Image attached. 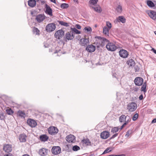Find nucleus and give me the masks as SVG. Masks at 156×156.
Here are the masks:
<instances>
[{
  "label": "nucleus",
  "mask_w": 156,
  "mask_h": 156,
  "mask_svg": "<svg viewBox=\"0 0 156 156\" xmlns=\"http://www.w3.org/2000/svg\"><path fill=\"white\" fill-rule=\"evenodd\" d=\"M148 14L150 17L153 20H154L156 19V12L151 10L148 12Z\"/></svg>",
  "instance_id": "aec40b11"
},
{
  "label": "nucleus",
  "mask_w": 156,
  "mask_h": 156,
  "mask_svg": "<svg viewBox=\"0 0 156 156\" xmlns=\"http://www.w3.org/2000/svg\"><path fill=\"white\" fill-rule=\"evenodd\" d=\"M138 88H135L134 89V91H138Z\"/></svg>",
  "instance_id": "13d9d810"
},
{
  "label": "nucleus",
  "mask_w": 156,
  "mask_h": 156,
  "mask_svg": "<svg viewBox=\"0 0 156 156\" xmlns=\"http://www.w3.org/2000/svg\"><path fill=\"white\" fill-rule=\"evenodd\" d=\"M64 34V32L62 30H57L55 34V37L59 40L61 39Z\"/></svg>",
  "instance_id": "39448f33"
},
{
  "label": "nucleus",
  "mask_w": 156,
  "mask_h": 156,
  "mask_svg": "<svg viewBox=\"0 0 156 156\" xmlns=\"http://www.w3.org/2000/svg\"><path fill=\"white\" fill-rule=\"evenodd\" d=\"M45 19V16L44 14H39L36 16V20L38 23L42 22Z\"/></svg>",
  "instance_id": "dca6fc26"
},
{
  "label": "nucleus",
  "mask_w": 156,
  "mask_h": 156,
  "mask_svg": "<svg viewBox=\"0 0 156 156\" xmlns=\"http://www.w3.org/2000/svg\"><path fill=\"white\" fill-rule=\"evenodd\" d=\"M115 10L119 14H121L122 11V6L120 5H118L117 7Z\"/></svg>",
  "instance_id": "b1692460"
},
{
  "label": "nucleus",
  "mask_w": 156,
  "mask_h": 156,
  "mask_svg": "<svg viewBox=\"0 0 156 156\" xmlns=\"http://www.w3.org/2000/svg\"><path fill=\"white\" fill-rule=\"evenodd\" d=\"M28 5L30 7H34L36 5V1L35 0H29Z\"/></svg>",
  "instance_id": "5701e85b"
},
{
  "label": "nucleus",
  "mask_w": 156,
  "mask_h": 156,
  "mask_svg": "<svg viewBox=\"0 0 156 156\" xmlns=\"http://www.w3.org/2000/svg\"><path fill=\"white\" fill-rule=\"evenodd\" d=\"M109 136V132L106 131L102 132L100 134V136L102 139H106L108 138Z\"/></svg>",
  "instance_id": "a211bd4d"
},
{
  "label": "nucleus",
  "mask_w": 156,
  "mask_h": 156,
  "mask_svg": "<svg viewBox=\"0 0 156 156\" xmlns=\"http://www.w3.org/2000/svg\"><path fill=\"white\" fill-rule=\"evenodd\" d=\"M40 140L43 142L47 141L48 139V137L46 134H43L40 136Z\"/></svg>",
  "instance_id": "4be33fe9"
},
{
  "label": "nucleus",
  "mask_w": 156,
  "mask_h": 156,
  "mask_svg": "<svg viewBox=\"0 0 156 156\" xmlns=\"http://www.w3.org/2000/svg\"><path fill=\"white\" fill-rule=\"evenodd\" d=\"M115 156H125L124 154H120V155H115Z\"/></svg>",
  "instance_id": "680f3d73"
},
{
  "label": "nucleus",
  "mask_w": 156,
  "mask_h": 156,
  "mask_svg": "<svg viewBox=\"0 0 156 156\" xmlns=\"http://www.w3.org/2000/svg\"><path fill=\"white\" fill-rule=\"evenodd\" d=\"M4 156H13L12 154L9 153L6 155H4Z\"/></svg>",
  "instance_id": "4d7b16f0"
},
{
  "label": "nucleus",
  "mask_w": 156,
  "mask_h": 156,
  "mask_svg": "<svg viewBox=\"0 0 156 156\" xmlns=\"http://www.w3.org/2000/svg\"><path fill=\"white\" fill-rule=\"evenodd\" d=\"M113 76L115 77L116 79H118L119 78L117 76V74L116 73H114L113 74Z\"/></svg>",
  "instance_id": "3c124183"
},
{
  "label": "nucleus",
  "mask_w": 156,
  "mask_h": 156,
  "mask_svg": "<svg viewBox=\"0 0 156 156\" xmlns=\"http://www.w3.org/2000/svg\"><path fill=\"white\" fill-rule=\"evenodd\" d=\"M109 29L107 27H105L103 29V33L104 34L108 36L109 34Z\"/></svg>",
  "instance_id": "c85d7f7f"
},
{
  "label": "nucleus",
  "mask_w": 156,
  "mask_h": 156,
  "mask_svg": "<svg viewBox=\"0 0 156 156\" xmlns=\"http://www.w3.org/2000/svg\"><path fill=\"white\" fill-rule=\"evenodd\" d=\"M92 9H93L94 10L98 12H101V9L99 6L97 7L92 6L91 7Z\"/></svg>",
  "instance_id": "c756f323"
},
{
  "label": "nucleus",
  "mask_w": 156,
  "mask_h": 156,
  "mask_svg": "<svg viewBox=\"0 0 156 156\" xmlns=\"http://www.w3.org/2000/svg\"><path fill=\"white\" fill-rule=\"evenodd\" d=\"M119 53L120 56L123 58H125L128 56V52L126 50H121L119 51Z\"/></svg>",
  "instance_id": "4468645a"
},
{
  "label": "nucleus",
  "mask_w": 156,
  "mask_h": 156,
  "mask_svg": "<svg viewBox=\"0 0 156 156\" xmlns=\"http://www.w3.org/2000/svg\"><path fill=\"white\" fill-rule=\"evenodd\" d=\"M75 27H76V28H77V29H80L81 28V26L80 25L78 24H76L75 25Z\"/></svg>",
  "instance_id": "de8ad7c7"
},
{
  "label": "nucleus",
  "mask_w": 156,
  "mask_h": 156,
  "mask_svg": "<svg viewBox=\"0 0 156 156\" xmlns=\"http://www.w3.org/2000/svg\"><path fill=\"white\" fill-rule=\"evenodd\" d=\"M6 111L7 113L9 115H12L13 113V112L11 109H6Z\"/></svg>",
  "instance_id": "58836bf2"
},
{
  "label": "nucleus",
  "mask_w": 156,
  "mask_h": 156,
  "mask_svg": "<svg viewBox=\"0 0 156 156\" xmlns=\"http://www.w3.org/2000/svg\"><path fill=\"white\" fill-rule=\"evenodd\" d=\"M126 125V123H124L121 127L120 129H122L123 127Z\"/></svg>",
  "instance_id": "5fc2aeb1"
},
{
  "label": "nucleus",
  "mask_w": 156,
  "mask_h": 156,
  "mask_svg": "<svg viewBox=\"0 0 156 156\" xmlns=\"http://www.w3.org/2000/svg\"><path fill=\"white\" fill-rule=\"evenodd\" d=\"M138 117V113H136L133 116L132 119L133 121L136 120Z\"/></svg>",
  "instance_id": "37998d69"
},
{
  "label": "nucleus",
  "mask_w": 156,
  "mask_h": 156,
  "mask_svg": "<svg viewBox=\"0 0 156 156\" xmlns=\"http://www.w3.org/2000/svg\"><path fill=\"white\" fill-rule=\"evenodd\" d=\"M48 131L49 134L54 135L56 134L58 132V130L56 127L51 126L48 129Z\"/></svg>",
  "instance_id": "6e6552de"
},
{
  "label": "nucleus",
  "mask_w": 156,
  "mask_h": 156,
  "mask_svg": "<svg viewBox=\"0 0 156 156\" xmlns=\"http://www.w3.org/2000/svg\"><path fill=\"white\" fill-rule=\"evenodd\" d=\"M34 33H35L36 34H39L40 30L36 27H34L33 29Z\"/></svg>",
  "instance_id": "a19ab883"
},
{
  "label": "nucleus",
  "mask_w": 156,
  "mask_h": 156,
  "mask_svg": "<svg viewBox=\"0 0 156 156\" xmlns=\"http://www.w3.org/2000/svg\"><path fill=\"white\" fill-rule=\"evenodd\" d=\"M84 30H85L87 31V32H90L92 30L91 28L90 27H85L84 28Z\"/></svg>",
  "instance_id": "49530a36"
},
{
  "label": "nucleus",
  "mask_w": 156,
  "mask_h": 156,
  "mask_svg": "<svg viewBox=\"0 0 156 156\" xmlns=\"http://www.w3.org/2000/svg\"><path fill=\"white\" fill-rule=\"evenodd\" d=\"M82 142L83 144L85 145H90L91 144V142L88 139H85L83 140Z\"/></svg>",
  "instance_id": "a878e982"
},
{
  "label": "nucleus",
  "mask_w": 156,
  "mask_h": 156,
  "mask_svg": "<svg viewBox=\"0 0 156 156\" xmlns=\"http://www.w3.org/2000/svg\"><path fill=\"white\" fill-rule=\"evenodd\" d=\"M71 31H72L73 33H76V34H80V32L76 29L75 28H71Z\"/></svg>",
  "instance_id": "f704fd0d"
},
{
  "label": "nucleus",
  "mask_w": 156,
  "mask_h": 156,
  "mask_svg": "<svg viewBox=\"0 0 156 156\" xmlns=\"http://www.w3.org/2000/svg\"><path fill=\"white\" fill-rule=\"evenodd\" d=\"M79 43L82 46H87L89 44V41L88 39L83 38L80 40Z\"/></svg>",
  "instance_id": "1a4fd4ad"
},
{
  "label": "nucleus",
  "mask_w": 156,
  "mask_h": 156,
  "mask_svg": "<svg viewBox=\"0 0 156 156\" xmlns=\"http://www.w3.org/2000/svg\"><path fill=\"white\" fill-rule=\"evenodd\" d=\"M146 82H144V84L142 86L141 90L142 91H144V92H145L146 91Z\"/></svg>",
  "instance_id": "c9c22d12"
},
{
  "label": "nucleus",
  "mask_w": 156,
  "mask_h": 156,
  "mask_svg": "<svg viewBox=\"0 0 156 156\" xmlns=\"http://www.w3.org/2000/svg\"><path fill=\"white\" fill-rule=\"evenodd\" d=\"M137 108V105L136 103L132 102L129 103L127 106V109L129 112L134 111Z\"/></svg>",
  "instance_id": "f03ea898"
},
{
  "label": "nucleus",
  "mask_w": 156,
  "mask_h": 156,
  "mask_svg": "<svg viewBox=\"0 0 156 156\" xmlns=\"http://www.w3.org/2000/svg\"><path fill=\"white\" fill-rule=\"evenodd\" d=\"M107 49L109 51H114L117 48V46L113 43L108 42L106 45Z\"/></svg>",
  "instance_id": "7ed1b4c3"
},
{
  "label": "nucleus",
  "mask_w": 156,
  "mask_h": 156,
  "mask_svg": "<svg viewBox=\"0 0 156 156\" xmlns=\"http://www.w3.org/2000/svg\"><path fill=\"white\" fill-rule=\"evenodd\" d=\"M108 156H115V155L112 154V155H108Z\"/></svg>",
  "instance_id": "338daca9"
},
{
  "label": "nucleus",
  "mask_w": 156,
  "mask_h": 156,
  "mask_svg": "<svg viewBox=\"0 0 156 156\" xmlns=\"http://www.w3.org/2000/svg\"><path fill=\"white\" fill-rule=\"evenodd\" d=\"M58 22L61 25L64 26L66 27H67L69 26L68 23L66 22L59 20L58 21Z\"/></svg>",
  "instance_id": "473e14b6"
},
{
  "label": "nucleus",
  "mask_w": 156,
  "mask_h": 156,
  "mask_svg": "<svg viewBox=\"0 0 156 156\" xmlns=\"http://www.w3.org/2000/svg\"><path fill=\"white\" fill-rule=\"evenodd\" d=\"M45 8L46 9V10L45 11V13L50 16H52V11L51 9L50 8V7L47 4H46L45 5Z\"/></svg>",
  "instance_id": "f3484780"
},
{
  "label": "nucleus",
  "mask_w": 156,
  "mask_h": 156,
  "mask_svg": "<svg viewBox=\"0 0 156 156\" xmlns=\"http://www.w3.org/2000/svg\"><path fill=\"white\" fill-rule=\"evenodd\" d=\"M66 140L69 143L74 142L75 141V137L73 135L70 134L66 137Z\"/></svg>",
  "instance_id": "f8f14e48"
},
{
  "label": "nucleus",
  "mask_w": 156,
  "mask_h": 156,
  "mask_svg": "<svg viewBox=\"0 0 156 156\" xmlns=\"http://www.w3.org/2000/svg\"><path fill=\"white\" fill-rule=\"evenodd\" d=\"M26 136L24 134H21L19 136V140L21 142H25L26 141Z\"/></svg>",
  "instance_id": "393cba45"
},
{
  "label": "nucleus",
  "mask_w": 156,
  "mask_h": 156,
  "mask_svg": "<svg viewBox=\"0 0 156 156\" xmlns=\"http://www.w3.org/2000/svg\"><path fill=\"white\" fill-rule=\"evenodd\" d=\"M118 133H116L115 134H114L112 137L111 138V139L114 138L115 137L117 136H118Z\"/></svg>",
  "instance_id": "09e8293b"
},
{
  "label": "nucleus",
  "mask_w": 156,
  "mask_h": 156,
  "mask_svg": "<svg viewBox=\"0 0 156 156\" xmlns=\"http://www.w3.org/2000/svg\"><path fill=\"white\" fill-rule=\"evenodd\" d=\"M125 122L124 123H126V125L129 122V120H127V121L126 120L125 121Z\"/></svg>",
  "instance_id": "052dcab7"
},
{
  "label": "nucleus",
  "mask_w": 156,
  "mask_h": 156,
  "mask_svg": "<svg viewBox=\"0 0 156 156\" xmlns=\"http://www.w3.org/2000/svg\"><path fill=\"white\" fill-rule=\"evenodd\" d=\"M130 131H127V132H126V135H125L126 136V137H128L129 136V135L130 134Z\"/></svg>",
  "instance_id": "8fccbe9b"
},
{
  "label": "nucleus",
  "mask_w": 156,
  "mask_h": 156,
  "mask_svg": "<svg viewBox=\"0 0 156 156\" xmlns=\"http://www.w3.org/2000/svg\"><path fill=\"white\" fill-rule=\"evenodd\" d=\"M98 0H90L89 2L90 4L94 5L96 4Z\"/></svg>",
  "instance_id": "4c0bfd02"
},
{
  "label": "nucleus",
  "mask_w": 156,
  "mask_h": 156,
  "mask_svg": "<svg viewBox=\"0 0 156 156\" xmlns=\"http://www.w3.org/2000/svg\"><path fill=\"white\" fill-rule=\"evenodd\" d=\"M74 34L71 31L68 32L65 34V37L68 40H72L74 37Z\"/></svg>",
  "instance_id": "423d86ee"
},
{
  "label": "nucleus",
  "mask_w": 156,
  "mask_h": 156,
  "mask_svg": "<svg viewBox=\"0 0 156 156\" xmlns=\"http://www.w3.org/2000/svg\"><path fill=\"white\" fill-rule=\"evenodd\" d=\"M106 25L109 29H110L112 27V24L109 22H106Z\"/></svg>",
  "instance_id": "c03bdc74"
},
{
  "label": "nucleus",
  "mask_w": 156,
  "mask_h": 156,
  "mask_svg": "<svg viewBox=\"0 0 156 156\" xmlns=\"http://www.w3.org/2000/svg\"><path fill=\"white\" fill-rule=\"evenodd\" d=\"M73 1L75 2H78L77 0H73Z\"/></svg>",
  "instance_id": "69168bd1"
},
{
  "label": "nucleus",
  "mask_w": 156,
  "mask_h": 156,
  "mask_svg": "<svg viewBox=\"0 0 156 156\" xmlns=\"http://www.w3.org/2000/svg\"><path fill=\"white\" fill-rule=\"evenodd\" d=\"M155 122H156V119H153L152 121V122H151V123H155Z\"/></svg>",
  "instance_id": "864d4df0"
},
{
  "label": "nucleus",
  "mask_w": 156,
  "mask_h": 156,
  "mask_svg": "<svg viewBox=\"0 0 156 156\" xmlns=\"http://www.w3.org/2000/svg\"><path fill=\"white\" fill-rule=\"evenodd\" d=\"M60 51V50H59L58 51H57V50H56V51L54 53H59Z\"/></svg>",
  "instance_id": "e2e57ef3"
},
{
  "label": "nucleus",
  "mask_w": 156,
  "mask_h": 156,
  "mask_svg": "<svg viewBox=\"0 0 156 156\" xmlns=\"http://www.w3.org/2000/svg\"><path fill=\"white\" fill-rule=\"evenodd\" d=\"M27 123L28 125L31 127H35L37 125V123L34 120L29 119L27 121Z\"/></svg>",
  "instance_id": "9b49d317"
},
{
  "label": "nucleus",
  "mask_w": 156,
  "mask_h": 156,
  "mask_svg": "<svg viewBox=\"0 0 156 156\" xmlns=\"http://www.w3.org/2000/svg\"><path fill=\"white\" fill-rule=\"evenodd\" d=\"M47 149L43 148L39 150V154L41 156H45L47 154Z\"/></svg>",
  "instance_id": "412c9836"
},
{
  "label": "nucleus",
  "mask_w": 156,
  "mask_h": 156,
  "mask_svg": "<svg viewBox=\"0 0 156 156\" xmlns=\"http://www.w3.org/2000/svg\"><path fill=\"white\" fill-rule=\"evenodd\" d=\"M56 28L55 24L53 23L48 24L46 27V30L48 32H51L54 31Z\"/></svg>",
  "instance_id": "20e7f679"
},
{
  "label": "nucleus",
  "mask_w": 156,
  "mask_h": 156,
  "mask_svg": "<svg viewBox=\"0 0 156 156\" xmlns=\"http://www.w3.org/2000/svg\"><path fill=\"white\" fill-rule=\"evenodd\" d=\"M139 99L140 100H142L143 99V95L142 94H141L140 96Z\"/></svg>",
  "instance_id": "603ef678"
},
{
  "label": "nucleus",
  "mask_w": 156,
  "mask_h": 156,
  "mask_svg": "<svg viewBox=\"0 0 156 156\" xmlns=\"http://www.w3.org/2000/svg\"><path fill=\"white\" fill-rule=\"evenodd\" d=\"M80 149V147H79L77 145H75L73 147V151H77L78 150Z\"/></svg>",
  "instance_id": "ea45409f"
},
{
  "label": "nucleus",
  "mask_w": 156,
  "mask_h": 156,
  "mask_svg": "<svg viewBox=\"0 0 156 156\" xmlns=\"http://www.w3.org/2000/svg\"><path fill=\"white\" fill-rule=\"evenodd\" d=\"M126 116L124 115H122L119 118V121L120 122H124L126 120Z\"/></svg>",
  "instance_id": "7c9ffc66"
},
{
  "label": "nucleus",
  "mask_w": 156,
  "mask_h": 156,
  "mask_svg": "<svg viewBox=\"0 0 156 156\" xmlns=\"http://www.w3.org/2000/svg\"><path fill=\"white\" fill-rule=\"evenodd\" d=\"M22 156H30L28 154H25L23 155Z\"/></svg>",
  "instance_id": "0e129e2a"
},
{
  "label": "nucleus",
  "mask_w": 156,
  "mask_h": 156,
  "mask_svg": "<svg viewBox=\"0 0 156 156\" xmlns=\"http://www.w3.org/2000/svg\"><path fill=\"white\" fill-rule=\"evenodd\" d=\"M119 129V128L118 127H114L112 129L111 131V133H116L118 131Z\"/></svg>",
  "instance_id": "72a5a7b5"
},
{
  "label": "nucleus",
  "mask_w": 156,
  "mask_h": 156,
  "mask_svg": "<svg viewBox=\"0 0 156 156\" xmlns=\"http://www.w3.org/2000/svg\"><path fill=\"white\" fill-rule=\"evenodd\" d=\"M17 115L21 117L24 118L26 116L25 113L22 111H19L17 112Z\"/></svg>",
  "instance_id": "2f4dec72"
},
{
  "label": "nucleus",
  "mask_w": 156,
  "mask_h": 156,
  "mask_svg": "<svg viewBox=\"0 0 156 156\" xmlns=\"http://www.w3.org/2000/svg\"><path fill=\"white\" fill-rule=\"evenodd\" d=\"M151 50L155 54H156V50L154 48H152Z\"/></svg>",
  "instance_id": "6e6d98bb"
},
{
  "label": "nucleus",
  "mask_w": 156,
  "mask_h": 156,
  "mask_svg": "<svg viewBox=\"0 0 156 156\" xmlns=\"http://www.w3.org/2000/svg\"><path fill=\"white\" fill-rule=\"evenodd\" d=\"M51 2H53L55 3H56L55 0H50Z\"/></svg>",
  "instance_id": "bf43d9fd"
},
{
  "label": "nucleus",
  "mask_w": 156,
  "mask_h": 156,
  "mask_svg": "<svg viewBox=\"0 0 156 156\" xmlns=\"http://www.w3.org/2000/svg\"><path fill=\"white\" fill-rule=\"evenodd\" d=\"M4 113L2 112L0 113V119L1 120H3L4 119Z\"/></svg>",
  "instance_id": "a18cd8bd"
},
{
  "label": "nucleus",
  "mask_w": 156,
  "mask_h": 156,
  "mask_svg": "<svg viewBox=\"0 0 156 156\" xmlns=\"http://www.w3.org/2000/svg\"><path fill=\"white\" fill-rule=\"evenodd\" d=\"M134 82L136 85L140 86L143 83V80L141 77H136L135 78Z\"/></svg>",
  "instance_id": "9d476101"
},
{
  "label": "nucleus",
  "mask_w": 156,
  "mask_h": 156,
  "mask_svg": "<svg viewBox=\"0 0 156 156\" xmlns=\"http://www.w3.org/2000/svg\"><path fill=\"white\" fill-rule=\"evenodd\" d=\"M51 152L54 155L58 154L61 151V148L59 146H54L51 149Z\"/></svg>",
  "instance_id": "0eeeda50"
},
{
  "label": "nucleus",
  "mask_w": 156,
  "mask_h": 156,
  "mask_svg": "<svg viewBox=\"0 0 156 156\" xmlns=\"http://www.w3.org/2000/svg\"><path fill=\"white\" fill-rule=\"evenodd\" d=\"M68 7V4L66 3L62 4L61 5V7L62 9H66Z\"/></svg>",
  "instance_id": "79ce46f5"
},
{
  "label": "nucleus",
  "mask_w": 156,
  "mask_h": 156,
  "mask_svg": "<svg viewBox=\"0 0 156 156\" xmlns=\"http://www.w3.org/2000/svg\"><path fill=\"white\" fill-rule=\"evenodd\" d=\"M3 150L7 153L11 152L12 150L11 146L9 144H5L3 146Z\"/></svg>",
  "instance_id": "6ab92c4d"
},
{
  "label": "nucleus",
  "mask_w": 156,
  "mask_h": 156,
  "mask_svg": "<svg viewBox=\"0 0 156 156\" xmlns=\"http://www.w3.org/2000/svg\"><path fill=\"white\" fill-rule=\"evenodd\" d=\"M128 64L130 66H134L135 64V62L132 59H129L127 62Z\"/></svg>",
  "instance_id": "cd10ccee"
},
{
  "label": "nucleus",
  "mask_w": 156,
  "mask_h": 156,
  "mask_svg": "<svg viewBox=\"0 0 156 156\" xmlns=\"http://www.w3.org/2000/svg\"><path fill=\"white\" fill-rule=\"evenodd\" d=\"M96 48L95 47L92 45H87L86 48V50L88 52L91 53L94 52Z\"/></svg>",
  "instance_id": "2eb2a0df"
},
{
  "label": "nucleus",
  "mask_w": 156,
  "mask_h": 156,
  "mask_svg": "<svg viewBox=\"0 0 156 156\" xmlns=\"http://www.w3.org/2000/svg\"><path fill=\"white\" fill-rule=\"evenodd\" d=\"M112 150V149L111 147L107 148L104 151L103 153V154H104L108 153L111 151Z\"/></svg>",
  "instance_id": "e433bc0d"
},
{
  "label": "nucleus",
  "mask_w": 156,
  "mask_h": 156,
  "mask_svg": "<svg viewBox=\"0 0 156 156\" xmlns=\"http://www.w3.org/2000/svg\"><path fill=\"white\" fill-rule=\"evenodd\" d=\"M147 4L150 7L153 8L155 7V4L150 0H147Z\"/></svg>",
  "instance_id": "bb28decb"
},
{
  "label": "nucleus",
  "mask_w": 156,
  "mask_h": 156,
  "mask_svg": "<svg viewBox=\"0 0 156 156\" xmlns=\"http://www.w3.org/2000/svg\"><path fill=\"white\" fill-rule=\"evenodd\" d=\"M126 20L125 18L123 16H120L116 18L114 22L115 23L121 22L122 23H124L126 22Z\"/></svg>",
  "instance_id": "ddd939ff"
},
{
  "label": "nucleus",
  "mask_w": 156,
  "mask_h": 156,
  "mask_svg": "<svg viewBox=\"0 0 156 156\" xmlns=\"http://www.w3.org/2000/svg\"><path fill=\"white\" fill-rule=\"evenodd\" d=\"M154 34H155V35H156V31H154Z\"/></svg>",
  "instance_id": "774afa93"
},
{
  "label": "nucleus",
  "mask_w": 156,
  "mask_h": 156,
  "mask_svg": "<svg viewBox=\"0 0 156 156\" xmlns=\"http://www.w3.org/2000/svg\"><path fill=\"white\" fill-rule=\"evenodd\" d=\"M95 38L96 40L94 44H96L97 47H103L107 43H108V41L105 38L99 36L96 37Z\"/></svg>",
  "instance_id": "f257e3e1"
}]
</instances>
